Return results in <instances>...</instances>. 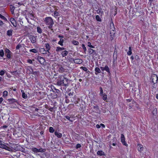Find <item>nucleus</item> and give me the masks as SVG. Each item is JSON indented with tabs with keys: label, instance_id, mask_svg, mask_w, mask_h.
<instances>
[{
	"label": "nucleus",
	"instance_id": "nucleus-58",
	"mask_svg": "<svg viewBox=\"0 0 158 158\" xmlns=\"http://www.w3.org/2000/svg\"><path fill=\"white\" fill-rule=\"evenodd\" d=\"M110 145H109V146H110V148H112V147H111V145H112V143H111V142H110Z\"/></svg>",
	"mask_w": 158,
	"mask_h": 158
},
{
	"label": "nucleus",
	"instance_id": "nucleus-46",
	"mask_svg": "<svg viewBox=\"0 0 158 158\" xmlns=\"http://www.w3.org/2000/svg\"><path fill=\"white\" fill-rule=\"evenodd\" d=\"M89 52L91 53H93L94 52V50L92 49H91V48H89Z\"/></svg>",
	"mask_w": 158,
	"mask_h": 158
},
{
	"label": "nucleus",
	"instance_id": "nucleus-21",
	"mask_svg": "<svg viewBox=\"0 0 158 158\" xmlns=\"http://www.w3.org/2000/svg\"><path fill=\"white\" fill-rule=\"evenodd\" d=\"M53 15L56 18L59 15V12L56 11V10H55L54 11H53Z\"/></svg>",
	"mask_w": 158,
	"mask_h": 158
},
{
	"label": "nucleus",
	"instance_id": "nucleus-63",
	"mask_svg": "<svg viewBox=\"0 0 158 158\" xmlns=\"http://www.w3.org/2000/svg\"><path fill=\"white\" fill-rule=\"evenodd\" d=\"M97 128H99V124H97L96 126Z\"/></svg>",
	"mask_w": 158,
	"mask_h": 158
},
{
	"label": "nucleus",
	"instance_id": "nucleus-35",
	"mask_svg": "<svg viewBox=\"0 0 158 158\" xmlns=\"http://www.w3.org/2000/svg\"><path fill=\"white\" fill-rule=\"evenodd\" d=\"M49 130L50 133H53L54 131V130L52 127H50Z\"/></svg>",
	"mask_w": 158,
	"mask_h": 158
},
{
	"label": "nucleus",
	"instance_id": "nucleus-27",
	"mask_svg": "<svg viewBox=\"0 0 158 158\" xmlns=\"http://www.w3.org/2000/svg\"><path fill=\"white\" fill-rule=\"evenodd\" d=\"M6 73V71L4 69L0 71V75L3 76Z\"/></svg>",
	"mask_w": 158,
	"mask_h": 158
},
{
	"label": "nucleus",
	"instance_id": "nucleus-6",
	"mask_svg": "<svg viewBox=\"0 0 158 158\" xmlns=\"http://www.w3.org/2000/svg\"><path fill=\"white\" fill-rule=\"evenodd\" d=\"M58 67V71L61 73H62L64 72H66L68 70L67 69H66V67L65 66L63 67L62 65H60Z\"/></svg>",
	"mask_w": 158,
	"mask_h": 158
},
{
	"label": "nucleus",
	"instance_id": "nucleus-24",
	"mask_svg": "<svg viewBox=\"0 0 158 158\" xmlns=\"http://www.w3.org/2000/svg\"><path fill=\"white\" fill-rule=\"evenodd\" d=\"M13 30H12L10 29L7 31V35L9 36H10L12 35Z\"/></svg>",
	"mask_w": 158,
	"mask_h": 158
},
{
	"label": "nucleus",
	"instance_id": "nucleus-62",
	"mask_svg": "<svg viewBox=\"0 0 158 158\" xmlns=\"http://www.w3.org/2000/svg\"><path fill=\"white\" fill-rule=\"evenodd\" d=\"M156 98L158 99V94H156Z\"/></svg>",
	"mask_w": 158,
	"mask_h": 158
},
{
	"label": "nucleus",
	"instance_id": "nucleus-12",
	"mask_svg": "<svg viewBox=\"0 0 158 158\" xmlns=\"http://www.w3.org/2000/svg\"><path fill=\"white\" fill-rule=\"evenodd\" d=\"M10 22L15 27H16L17 24L15 20L13 18H11L10 19Z\"/></svg>",
	"mask_w": 158,
	"mask_h": 158
},
{
	"label": "nucleus",
	"instance_id": "nucleus-50",
	"mask_svg": "<svg viewBox=\"0 0 158 158\" xmlns=\"http://www.w3.org/2000/svg\"><path fill=\"white\" fill-rule=\"evenodd\" d=\"M73 92H70L69 94V95L70 96H73Z\"/></svg>",
	"mask_w": 158,
	"mask_h": 158
},
{
	"label": "nucleus",
	"instance_id": "nucleus-57",
	"mask_svg": "<svg viewBox=\"0 0 158 158\" xmlns=\"http://www.w3.org/2000/svg\"><path fill=\"white\" fill-rule=\"evenodd\" d=\"M131 99H127L126 100L128 102H130L131 101Z\"/></svg>",
	"mask_w": 158,
	"mask_h": 158
},
{
	"label": "nucleus",
	"instance_id": "nucleus-26",
	"mask_svg": "<svg viewBox=\"0 0 158 158\" xmlns=\"http://www.w3.org/2000/svg\"><path fill=\"white\" fill-rule=\"evenodd\" d=\"M37 31L38 33L40 34H41L42 32L41 28L39 27H37Z\"/></svg>",
	"mask_w": 158,
	"mask_h": 158
},
{
	"label": "nucleus",
	"instance_id": "nucleus-47",
	"mask_svg": "<svg viewBox=\"0 0 158 158\" xmlns=\"http://www.w3.org/2000/svg\"><path fill=\"white\" fill-rule=\"evenodd\" d=\"M10 53H9V54H7V55H6V56L7 57L9 58V59H10Z\"/></svg>",
	"mask_w": 158,
	"mask_h": 158
},
{
	"label": "nucleus",
	"instance_id": "nucleus-13",
	"mask_svg": "<svg viewBox=\"0 0 158 158\" xmlns=\"http://www.w3.org/2000/svg\"><path fill=\"white\" fill-rule=\"evenodd\" d=\"M73 61H74V62L75 63L78 64H81L83 62V61L81 59H76L75 60H74Z\"/></svg>",
	"mask_w": 158,
	"mask_h": 158
},
{
	"label": "nucleus",
	"instance_id": "nucleus-15",
	"mask_svg": "<svg viewBox=\"0 0 158 158\" xmlns=\"http://www.w3.org/2000/svg\"><path fill=\"white\" fill-rule=\"evenodd\" d=\"M40 52L42 54H47L48 51L44 48H41L40 49Z\"/></svg>",
	"mask_w": 158,
	"mask_h": 158
},
{
	"label": "nucleus",
	"instance_id": "nucleus-7",
	"mask_svg": "<svg viewBox=\"0 0 158 158\" xmlns=\"http://www.w3.org/2000/svg\"><path fill=\"white\" fill-rule=\"evenodd\" d=\"M152 81L154 84L156 83L158 81V78L157 76L155 74H154L152 77Z\"/></svg>",
	"mask_w": 158,
	"mask_h": 158
},
{
	"label": "nucleus",
	"instance_id": "nucleus-28",
	"mask_svg": "<svg viewBox=\"0 0 158 158\" xmlns=\"http://www.w3.org/2000/svg\"><path fill=\"white\" fill-rule=\"evenodd\" d=\"M129 51L127 52V54L128 55H130L132 54L131 52V47H130L129 48Z\"/></svg>",
	"mask_w": 158,
	"mask_h": 158
},
{
	"label": "nucleus",
	"instance_id": "nucleus-52",
	"mask_svg": "<svg viewBox=\"0 0 158 158\" xmlns=\"http://www.w3.org/2000/svg\"><path fill=\"white\" fill-rule=\"evenodd\" d=\"M65 118L66 119H68L69 121H70V117L69 116H65Z\"/></svg>",
	"mask_w": 158,
	"mask_h": 158
},
{
	"label": "nucleus",
	"instance_id": "nucleus-60",
	"mask_svg": "<svg viewBox=\"0 0 158 158\" xmlns=\"http://www.w3.org/2000/svg\"><path fill=\"white\" fill-rule=\"evenodd\" d=\"M112 144L113 146H115V145H116V143H112Z\"/></svg>",
	"mask_w": 158,
	"mask_h": 158
},
{
	"label": "nucleus",
	"instance_id": "nucleus-18",
	"mask_svg": "<svg viewBox=\"0 0 158 158\" xmlns=\"http://www.w3.org/2000/svg\"><path fill=\"white\" fill-rule=\"evenodd\" d=\"M101 69L102 70H105L108 72H110L109 69L107 66H105V67H100Z\"/></svg>",
	"mask_w": 158,
	"mask_h": 158
},
{
	"label": "nucleus",
	"instance_id": "nucleus-44",
	"mask_svg": "<svg viewBox=\"0 0 158 158\" xmlns=\"http://www.w3.org/2000/svg\"><path fill=\"white\" fill-rule=\"evenodd\" d=\"M81 147V145L80 144H77L76 148V149H78L79 148H80Z\"/></svg>",
	"mask_w": 158,
	"mask_h": 158
},
{
	"label": "nucleus",
	"instance_id": "nucleus-43",
	"mask_svg": "<svg viewBox=\"0 0 158 158\" xmlns=\"http://www.w3.org/2000/svg\"><path fill=\"white\" fill-rule=\"evenodd\" d=\"M101 127H102V128H105V125L102 123L100 124L99 125V128Z\"/></svg>",
	"mask_w": 158,
	"mask_h": 158
},
{
	"label": "nucleus",
	"instance_id": "nucleus-34",
	"mask_svg": "<svg viewBox=\"0 0 158 158\" xmlns=\"http://www.w3.org/2000/svg\"><path fill=\"white\" fill-rule=\"evenodd\" d=\"M72 43L74 45H77L79 44L78 41L76 40H73L72 41Z\"/></svg>",
	"mask_w": 158,
	"mask_h": 158
},
{
	"label": "nucleus",
	"instance_id": "nucleus-41",
	"mask_svg": "<svg viewBox=\"0 0 158 158\" xmlns=\"http://www.w3.org/2000/svg\"><path fill=\"white\" fill-rule=\"evenodd\" d=\"M5 52L7 54H9V53H11V52L10 51L8 48H6L5 50Z\"/></svg>",
	"mask_w": 158,
	"mask_h": 158
},
{
	"label": "nucleus",
	"instance_id": "nucleus-54",
	"mask_svg": "<svg viewBox=\"0 0 158 158\" xmlns=\"http://www.w3.org/2000/svg\"><path fill=\"white\" fill-rule=\"evenodd\" d=\"M96 19H97V20L98 21H99V16L98 15H97L96 16Z\"/></svg>",
	"mask_w": 158,
	"mask_h": 158
},
{
	"label": "nucleus",
	"instance_id": "nucleus-31",
	"mask_svg": "<svg viewBox=\"0 0 158 158\" xmlns=\"http://www.w3.org/2000/svg\"><path fill=\"white\" fill-rule=\"evenodd\" d=\"M8 95V92L7 91H4L3 92L2 96L3 97H6Z\"/></svg>",
	"mask_w": 158,
	"mask_h": 158
},
{
	"label": "nucleus",
	"instance_id": "nucleus-10",
	"mask_svg": "<svg viewBox=\"0 0 158 158\" xmlns=\"http://www.w3.org/2000/svg\"><path fill=\"white\" fill-rule=\"evenodd\" d=\"M9 104H11L17 102V100L14 98L9 99L7 100Z\"/></svg>",
	"mask_w": 158,
	"mask_h": 158
},
{
	"label": "nucleus",
	"instance_id": "nucleus-25",
	"mask_svg": "<svg viewBox=\"0 0 158 158\" xmlns=\"http://www.w3.org/2000/svg\"><path fill=\"white\" fill-rule=\"evenodd\" d=\"M21 92L22 93V97L25 99L27 98V96L25 94L24 91L23 90H21Z\"/></svg>",
	"mask_w": 158,
	"mask_h": 158
},
{
	"label": "nucleus",
	"instance_id": "nucleus-20",
	"mask_svg": "<svg viewBox=\"0 0 158 158\" xmlns=\"http://www.w3.org/2000/svg\"><path fill=\"white\" fill-rule=\"evenodd\" d=\"M64 49V48L63 47H57L56 49V51L57 52H58L60 51H62Z\"/></svg>",
	"mask_w": 158,
	"mask_h": 158
},
{
	"label": "nucleus",
	"instance_id": "nucleus-39",
	"mask_svg": "<svg viewBox=\"0 0 158 158\" xmlns=\"http://www.w3.org/2000/svg\"><path fill=\"white\" fill-rule=\"evenodd\" d=\"M80 68L81 69H82L85 71H87L88 70V69H87L85 67H83L82 66L80 67Z\"/></svg>",
	"mask_w": 158,
	"mask_h": 158
},
{
	"label": "nucleus",
	"instance_id": "nucleus-2",
	"mask_svg": "<svg viewBox=\"0 0 158 158\" xmlns=\"http://www.w3.org/2000/svg\"><path fill=\"white\" fill-rule=\"evenodd\" d=\"M57 84L58 85L66 86L68 84V79L63 76H60V79L58 80Z\"/></svg>",
	"mask_w": 158,
	"mask_h": 158
},
{
	"label": "nucleus",
	"instance_id": "nucleus-53",
	"mask_svg": "<svg viewBox=\"0 0 158 158\" xmlns=\"http://www.w3.org/2000/svg\"><path fill=\"white\" fill-rule=\"evenodd\" d=\"M47 55L48 56H49L51 55V53L49 52V51H48V52H47Z\"/></svg>",
	"mask_w": 158,
	"mask_h": 158
},
{
	"label": "nucleus",
	"instance_id": "nucleus-51",
	"mask_svg": "<svg viewBox=\"0 0 158 158\" xmlns=\"http://www.w3.org/2000/svg\"><path fill=\"white\" fill-rule=\"evenodd\" d=\"M3 24V22L1 20H0V26H2Z\"/></svg>",
	"mask_w": 158,
	"mask_h": 158
},
{
	"label": "nucleus",
	"instance_id": "nucleus-19",
	"mask_svg": "<svg viewBox=\"0 0 158 158\" xmlns=\"http://www.w3.org/2000/svg\"><path fill=\"white\" fill-rule=\"evenodd\" d=\"M68 52L66 50H65L64 51H62L61 52V54L62 56V57H64L67 55L68 54Z\"/></svg>",
	"mask_w": 158,
	"mask_h": 158
},
{
	"label": "nucleus",
	"instance_id": "nucleus-3",
	"mask_svg": "<svg viewBox=\"0 0 158 158\" xmlns=\"http://www.w3.org/2000/svg\"><path fill=\"white\" fill-rule=\"evenodd\" d=\"M44 21L46 24L48 25H49L48 27L51 28L54 24L52 18L50 17H47L45 19Z\"/></svg>",
	"mask_w": 158,
	"mask_h": 158
},
{
	"label": "nucleus",
	"instance_id": "nucleus-8",
	"mask_svg": "<svg viewBox=\"0 0 158 158\" xmlns=\"http://www.w3.org/2000/svg\"><path fill=\"white\" fill-rule=\"evenodd\" d=\"M121 142L124 145H125L126 146H127L128 145L126 143L125 141V138L124 137V135L123 134H121Z\"/></svg>",
	"mask_w": 158,
	"mask_h": 158
},
{
	"label": "nucleus",
	"instance_id": "nucleus-59",
	"mask_svg": "<svg viewBox=\"0 0 158 158\" xmlns=\"http://www.w3.org/2000/svg\"><path fill=\"white\" fill-rule=\"evenodd\" d=\"M3 19L5 21H7V19L5 17H4V18Z\"/></svg>",
	"mask_w": 158,
	"mask_h": 158
},
{
	"label": "nucleus",
	"instance_id": "nucleus-49",
	"mask_svg": "<svg viewBox=\"0 0 158 158\" xmlns=\"http://www.w3.org/2000/svg\"><path fill=\"white\" fill-rule=\"evenodd\" d=\"M3 100V99L2 98H0V104L2 103Z\"/></svg>",
	"mask_w": 158,
	"mask_h": 158
},
{
	"label": "nucleus",
	"instance_id": "nucleus-37",
	"mask_svg": "<svg viewBox=\"0 0 158 158\" xmlns=\"http://www.w3.org/2000/svg\"><path fill=\"white\" fill-rule=\"evenodd\" d=\"M45 152V150L43 149L42 148L38 149V152Z\"/></svg>",
	"mask_w": 158,
	"mask_h": 158
},
{
	"label": "nucleus",
	"instance_id": "nucleus-22",
	"mask_svg": "<svg viewBox=\"0 0 158 158\" xmlns=\"http://www.w3.org/2000/svg\"><path fill=\"white\" fill-rule=\"evenodd\" d=\"M45 47H46V50L48 52V51H49V50L50 49V48H51L49 44L48 43L46 44H45Z\"/></svg>",
	"mask_w": 158,
	"mask_h": 158
},
{
	"label": "nucleus",
	"instance_id": "nucleus-40",
	"mask_svg": "<svg viewBox=\"0 0 158 158\" xmlns=\"http://www.w3.org/2000/svg\"><path fill=\"white\" fill-rule=\"evenodd\" d=\"M88 46H89V47H90V48H94V46L93 45H92L91 44V43L89 42L88 43Z\"/></svg>",
	"mask_w": 158,
	"mask_h": 158
},
{
	"label": "nucleus",
	"instance_id": "nucleus-4",
	"mask_svg": "<svg viewBox=\"0 0 158 158\" xmlns=\"http://www.w3.org/2000/svg\"><path fill=\"white\" fill-rule=\"evenodd\" d=\"M115 28L114 25V23L112 22L110 23V34L111 40L113 39L114 37V35L115 33Z\"/></svg>",
	"mask_w": 158,
	"mask_h": 158
},
{
	"label": "nucleus",
	"instance_id": "nucleus-64",
	"mask_svg": "<svg viewBox=\"0 0 158 158\" xmlns=\"http://www.w3.org/2000/svg\"><path fill=\"white\" fill-rule=\"evenodd\" d=\"M131 58L132 60H133L134 59V57L133 56H131Z\"/></svg>",
	"mask_w": 158,
	"mask_h": 158
},
{
	"label": "nucleus",
	"instance_id": "nucleus-61",
	"mask_svg": "<svg viewBox=\"0 0 158 158\" xmlns=\"http://www.w3.org/2000/svg\"><path fill=\"white\" fill-rule=\"evenodd\" d=\"M153 1V0H149V2L150 3H151Z\"/></svg>",
	"mask_w": 158,
	"mask_h": 158
},
{
	"label": "nucleus",
	"instance_id": "nucleus-42",
	"mask_svg": "<svg viewBox=\"0 0 158 158\" xmlns=\"http://www.w3.org/2000/svg\"><path fill=\"white\" fill-rule=\"evenodd\" d=\"M22 47L21 45V44H18L16 47V49H19L20 48Z\"/></svg>",
	"mask_w": 158,
	"mask_h": 158
},
{
	"label": "nucleus",
	"instance_id": "nucleus-48",
	"mask_svg": "<svg viewBox=\"0 0 158 158\" xmlns=\"http://www.w3.org/2000/svg\"><path fill=\"white\" fill-rule=\"evenodd\" d=\"M27 61L28 63H29L30 64H32V60L31 59L28 60H27Z\"/></svg>",
	"mask_w": 158,
	"mask_h": 158
},
{
	"label": "nucleus",
	"instance_id": "nucleus-14",
	"mask_svg": "<svg viewBox=\"0 0 158 158\" xmlns=\"http://www.w3.org/2000/svg\"><path fill=\"white\" fill-rule=\"evenodd\" d=\"M30 39L31 42L32 43H35L36 41V38L34 36H31Z\"/></svg>",
	"mask_w": 158,
	"mask_h": 158
},
{
	"label": "nucleus",
	"instance_id": "nucleus-11",
	"mask_svg": "<svg viewBox=\"0 0 158 158\" xmlns=\"http://www.w3.org/2000/svg\"><path fill=\"white\" fill-rule=\"evenodd\" d=\"M137 148L138 151L139 152H141L144 149V148L143 147V146L140 144L137 145Z\"/></svg>",
	"mask_w": 158,
	"mask_h": 158
},
{
	"label": "nucleus",
	"instance_id": "nucleus-45",
	"mask_svg": "<svg viewBox=\"0 0 158 158\" xmlns=\"http://www.w3.org/2000/svg\"><path fill=\"white\" fill-rule=\"evenodd\" d=\"M82 47L83 49L84 50V51L85 52L86 51V48L85 47V45L84 44H82Z\"/></svg>",
	"mask_w": 158,
	"mask_h": 158
},
{
	"label": "nucleus",
	"instance_id": "nucleus-32",
	"mask_svg": "<svg viewBox=\"0 0 158 158\" xmlns=\"http://www.w3.org/2000/svg\"><path fill=\"white\" fill-rule=\"evenodd\" d=\"M31 150L34 152H38V149L35 148H32Z\"/></svg>",
	"mask_w": 158,
	"mask_h": 158
},
{
	"label": "nucleus",
	"instance_id": "nucleus-29",
	"mask_svg": "<svg viewBox=\"0 0 158 158\" xmlns=\"http://www.w3.org/2000/svg\"><path fill=\"white\" fill-rule=\"evenodd\" d=\"M29 51L30 52H32L34 53H37L38 52L37 50L35 48L30 49Z\"/></svg>",
	"mask_w": 158,
	"mask_h": 158
},
{
	"label": "nucleus",
	"instance_id": "nucleus-30",
	"mask_svg": "<svg viewBox=\"0 0 158 158\" xmlns=\"http://www.w3.org/2000/svg\"><path fill=\"white\" fill-rule=\"evenodd\" d=\"M64 42V40L62 39H60V41L58 42V44L61 46H63V43Z\"/></svg>",
	"mask_w": 158,
	"mask_h": 158
},
{
	"label": "nucleus",
	"instance_id": "nucleus-23",
	"mask_svg": "<svg viewBox=\"0 0 158 158\" xmlns=\"http://www.w3.org/2000/svg\"><path fill=\"white\" fill-rule=\"evenodd\" d=\"M105 32V31L104 30V29H103L101 33V39L102 38V39L103 38H105V35L104 34V32Z\"/></svg>",
	"mask_w": 158,
	"mask_h": 158
},
{
	"label": "nucleus",
	"instance_id": "nucleus-55",
	"mask_svg": "<svg viewBox=\"0 0 158 158\" xmlns=\"http://www.w3.org/2000/svg\"><path fill=\"white\" fill-rule=\"evenodd\" d=\"M4 17L2 15H1V14H0V18L3 19V18H4Z\"/></svg>",
	"mask_w": 158,
	"mask_h": 158
},
{
	"label": "nucleus",
	"instance_id": "nucleus-33",
	"mask_svg": "<svg viewBox=\"0 0 158 158\" xmlns=\"http://www.w3.org/2000/svg\"><path fill=\"white\" fill-rule=\"evenodd\" d=\"M4 55V51L2 49H1L0 50V56L3 57Z\"/></svg>",
	"mask_w": 158,
	"mask_h": 158
},
{
	"label": "nucleus",
	"instance_id": "nucleus-16",
	"mask_svg": "<svg viewBox=\"0 0 158 158\" xmlns=\"http://www.w3.org/2000/svg\"><path fill=\"white\" fill-rule=\"evenodd\" d=\"M3 143L2 141L0 140V148L6 149V145Z\"/></svg>",
	"mask_w": 158,
	"mask_h": 158
},
{
	"label": "nucleus",
	"instance_id": "nucleus-17",
	"mask_svg": "<svg viewBox=\"0 0 158 158\" xmlns=\"http://www.w3.org/2000/svg\"><path fill=\"white\" fill-rule=\"evenodd\" d=\"M55 135L56 136V137L58 138H60L62 137V134L61 133L57 132V131H55Z\"/></svg>",
	"mask_w": 158,
	"mask_h": 158
},
{
	"label": "nucleus",
	"instance_id": "nucleus-1",
	"mask_svg": "<svg viewBox=\"0 0 158 158\" xmlns=\"http://www.w3.org/2000/svg\"><path fill=\"white\" fill-rule=\"evenodd\" d=\"M5 150L10 152H12L14 150L17 151L18 150V146L16 144L9 143L6 144Z\"/></svg>",
	"mask_w": 158,
	"mask_h": 158
},
{
	"label": "nucleus",
	"instance_id": "nucleus-38",
	"mask_svg": "<svg viewBox=\"0 0 158 158\" xmlns=\"http://www.w3.org/2000/svg\"><path fill=\"white\" fill-rule=\"evenodd\" d=\"M105 153L102 151H99V156H104Z\"/></svg>",
	"mask_w": 158,
	"mask_h": 158
},
{
	"label": "nucleus",
	"instance_id": "nucleus-5",
	"mask_svg": "<svg viewBox=\"0 0 158 158\" xmlns=\"http://www.w3.org/2000/svg\"><path fill=\"white\" fill-rule=\"evenodd\" d=\"M99 89H100V96L102 97V98L104 101L106 100L107 99V95L105 93H104L102 89V88L100 87H99Z\"/></svg>",
	"mask_w": 158,
	"mask_h": 158
},
{
	"label": "nucleus",
	"instance_id": "nucleus-9",
	"mask_svg": "<svg viewBox=\"0 0 158 158\" xmlns=\"http://www.w3.org/2000/svg\"><path fill=\"white\" fill-rule=\"evenodd\" d=\"M37 60L41 64H43L45 62V60L43 57L38 56Z\"/></svg>",
	"mask_w": 158,
	"mask_h": 158
},
{
	"label": "nucleus",
	"instance_id": "nucleus-36",
	"mask_svg": "<svg viewBox=\"0 0 158 158\" xmlns=\"http://www.w3.org/2000/svg\"><path fill=\"white\" fill-rule=\"evenodd\" d=\"M95 73L96 75H97L99 73V68L98 67H96L95 69Z\"/></svg>",
	"mask_w": 158,
	"mask_h": 158
},
{
	"label": "nucleus",
	"instance_id": "nucleus-56",
	"mask_svg": "<svg viewBox=\"0 0 158 158\" xmlns=\"http://www.w3.org/2000/svg\"><path fill=\"white\" fill-rule=\"evenodd\" d=\"M18 3L19 5H23V3L22 2H19Z\"/></svg>",
	"mask_w": 158,
	"mask_h": 158
}]
</instances>
